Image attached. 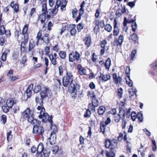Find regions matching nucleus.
Returning <instances> with one entry per match:
<instances>
[{"mask_svg": "<svg viewBox=\"0 0 157 157\" xmlns=\"http://www.w3.org/2000/svg\"><path fill=\"white\" fill-rule=\"evenodd\" d=\"M73 76L72 73L67 72L66 76L63 77V85L65 87H67L69 84L72 83L73 81Z\"/></svg>", "mask_w": 157, "mask_h": 157, "instance_id": "nucleus-8", "label": "nucleus"}, {"mask_svg": "<svg viewBox=\"0 0 157 157\" xmlns=\"http://www.w3.org/2000/svg\"><path fill=\"white\" fill-rule=\"evenodd\" d=\"M7 54V52L6 51H5L2 54V60L3 61H5L6 58V56Z\"/></svg>", "mask_w": 157, "mask_h": 157, "instance_id": "nucleus-42", "label": "nucleus"}, {"mask_svg": "<svg viewBox=\"0 0 157 157\" xmlns=\"http://www.w3.org/2000/svg\"><path fill=\"white\" fill-rule=\"evenodd\" d=\"M53 26V24L51 21H50L48 22V29L49 31L51 30V27Z\"/></svg>", "mask_w": 157, "mask_h": 157, "instance_id": "nucleus-59", "label": "nucleus"}, {"mask_svg": "<svg viewBox=\"0 0 157 157\" xmlns=\"http://www.w3.org/2000/svg\"><path fill=\"white\" fill-rule=\"evenodd\" d=\"M35 46V45L34 44L33 41H30L29 46V51H31Z\"/></svg>", "mask_w": 157, "mask_h": 157, "instance_id": "nucleus-32", "label": "nucleus"}, {"mask_svg": "<svg viewBox=\"0 0 157 157\" xmlns=\"http://www.w3.org/2000/svg\"><path fill=\"white\" fill-rule=\"evenodd\" d=\"M124 40V36L122 34L120 35L118 39H115L114 42V45L117 46H121L123 41Z\"/></svg>", "mask_w": 157, "mask_h": 157, "instance_id": "nucleus-13", "label": "nucleus"}, {"mask_svg": "<svg viewBox=\"0 0 157 157\" xmlns=\"http://www.w3.org/2000/svg\"><path fill=\"white\" fill-rule=\"evenodd\" d=\"M85 1H83L82 2V4L80 5V9L79 10V12H80V14H83L84 12V7L85 6Z\"/></svg>", "mask_w": 157, "mask_h": 157, "instance_id": "nucleus-30", "label": "nucleus"}, {"mask_svg": "<svg viewBox=\"0 0 157 157\" xmlns=\"http://www.w3.org/2000/svg\"><path fill=\"white\" fill-rule=\"evenodd\" d=\"M6 29L5 27L3 25L0 27V35H3L5 33Z\"/></svg>", "mask_w": 157, "mask_h": 157, "instance_id": "nucleus-43", "label": "nucleus"}, {"mask_svg": "<svg viewBox=\"0 0 157 157\" xmlns=\"http://www.w3.org/2000/svg\"><path fill=\"white\" fill-rule=\"evenodd\" d=\"M48 56L51 62V63L54 66L56 65L57 64V58H54V57L52 56L51 57V56Z\"/></svg>", "mask_w": 157, "mask_h": 157, "instance_id": "nucleus-28", "label": "nucleus"}, {"mask_svg": "<svg viewBox=\"0 0 157 157\" xmlns=\"http://www.w3.org/2000/svg\"><path fill=\"white\" fill-rule=\"evenodd\" d=\"M52 49L54 51L58 52L59 51V48L58 47V45H56L55 46L53 47Z\"/></svg>", "mask_w": 157, "mask_h": 157, "instance_id": "nucleus-61", "label": "nucleus"}, {"mask_svg": "<svg viewBox=\"0 0 157 157\" xmlns=\"http://www.w3.org/2000/svg\"><path fill=\"white\" fill-rule=\"evenodd\" d=\"M67 4V1L66 0H57L56 5L54 8L49 9L47 11V17L48 18H52L56 15L57 13L58 7L60 6V9L62 10H65V7Z\"/></svg>", "mask_w": 157, "mask_h": 157, "instance_id": "nucleus-1", "label": "nucleus"}, {"mask_svg": "<svg viewBox=\"0 0 157 157\" xmlns=\"http://www.w3.org/2000/svg\"><path fill=\"white\" fill-rule=\"evenodd\" d=\"M27 119V120L30 123H34L36 121V119H34L33 117V114L31 113L30 110L29 108H27L26 109L21 113V120L26 119Z\"/></svg>", "mask_w": 157, "mask_h": 157, "instance_id": "nucleus-3", "label": "nucleus"}, {"mask_svg": "<svg viewBox=\"0 0 157 157\" xmlns=\"http://www.w3.org/2000/svg\"><path fill=\"white\" fill-rule=\"evenodd\" d=\"M36 121L34 122V123H30L34 125L33 128V133L34 134L38 133L42 135L44 132V128L42 126H40V122L39 120L36 119Z\"/></svg>", "mask_w": 157, "mask_h": 157, "instance_id": "nucleus-4", "label": "nucleus"}, {"mask_svg": "<svg viewBox=\"0 0 157 157\" xmlns=\"http://www.w3.org/2000/svg\"><path fill=\"white\" fill-rule=\"evenodd\" d=\"M105 111V108L104 106H101L99 107L98 110V113L99 115H103Z\"/></svg>", "mask_w": 157, "mask_h": 157, "instance_id": "nucleus-25", "label": "nucleus"}, {"mask_svg": "<svg viewBox=\"0 0 157 157\" xmlns=\"http://www.w3.org/2000/svg\"><path fill=\"white\" fill-rule=\"evenodd\" d=\"M136 53V51L135 50L133 51L131 54V59L132 60H133L134 59L135 55Z\"/></svg>", "mask_w": 157, "mask_h": 157, "instance_id": "nucleus-50", "label": "nucleus"}, {"mask_svg": "<svg viewBox=\"0 0 157 157\" xmlns=\"http://www.w3.org/2000/svg\"><path fill=\"white\" fill-rule=\"evenodd\" d=\"M10 81H14L17 79H18V78L16 76H13L10 77Z\"/></svg>", "mask_w": 157, "mask_h": 157, "instance_id": "nucleus-62", "label": "nucleus"}, {"mask_svg": "<svg viewBox=\"0 0 157 157\" xmlns=\"http://www.w3.org/2000/svg\"><path fill=\"white\" fill-rule=\"evenodd\" d=\"M41 11L43 13H45L47 10V5L46 3L42 4L41 6Z\"/></svg>", "mask_w": 157, "mask_h": 157, "instance_id": "nucleus-34", "label": "nucleus"}, {"mask_svg": "<svg viewBox=\"0 0 157 157\" xmlns=\"http://www.w3.org/2000/svg\"><path fill=\"white\" fill-rule=\"evenodd\" d=\"M50 91L48 88H44V90L42 91L40 93V100L41 101L39 106H43V99L48 96V93H50Z\"/></svg>", "mask_w": 157, "mask_h": 157, "instance_id": "nucleus-12", "label": "nucleus"}, {"mask_svg": "<svg viewBox=\"0 0 157 157\" xmlns=\"http://www.w3.org/2000/svg\"><path fill=\"white\" fill-rule=\"evenodd\" d=\"M28 26V25L27 24L25 25L22 31V38L23 39L24 37V40L22 42L21 48L22 47L24 49H25V46H23L22 47V45H24L25 46L28 42L29 40V35L27 33Z\"/></svg>", "mask_w": 157, "mask_h": 157, "instance_id": "nucleus-7", "label": "nucleus"}, {"mask_svg": "<svg viewBox=\"0 0 157 157\" xmlns=\"http://www.w3.org/2000/svg\"><path fill=\"white\" fill-rule=\"evenodd\" d=\"M105 29L108 32H110L112 31V27L110 24H107L105 26Z\"/></svg>", "mask_w": 157, "mask_h": 157, "instance_id": "nucleus-39", "label": "nucleus"}, {"mask_svg": "<svg viewBox=\"0 0 157 157\" xmlns=\"http://www.w3.org/2000/svg\"><path fill=\"white\" fill-rule=\"evenodd\" d=\"M43 153L45 157H48L50 153V150L48 149L43 150Z\"/></svg>", "mask_w": 157, "mask_h": 157, "instance_id": "nucleus-33", "label": "nucleus"}, {"mask_svg": "<svg viewBox=\"0 0 157 157\" xmlns=\"http://www.w3.org/2000/svg\"><path fill=\"white\" fill-rule=\"evenodd\" d=\"M80 86L78 84L75 83L74 84H71L70 86L69 87L68 91L70 93H71V96L72 98H75L77 96V93L80 90Z\"/></svg>", "mask_w": 157, "mask_h": 157, "instance_id": "nucleus-6", "label": "nucleus"}, {"mask_svg": "<svg viewBox=\"0 0 157 157\" xmlns=\"http://www.w3.org/2000/svg\"><path fill=\"white\" fill-rule=\"evenodd\" d=\"M95 23L96 25H97L98 26L99 25H100V26L102 28L104 25V21H95Z\"/></svg>", "mask_w": 157, "mask_h": 157, "instance_id": "nucleus-47", "label": "nucleus"}, {"mask_svg": "<svg viewBox=\"0 0 157 157\" xmlns=\"http://www.w3.org/2000/svg\"><path fill=\"white\" fill-rule=\"evenodd\" d=\"M14 34L15 37L17 38V39L18 40V41H20L23 40H24V38L23 39L22 38L21 39V38H20L19 37L20 35H21V36L22 37V34H21V33H20L18 31H15Z\"/></svg>", "mask_w": 157, "mask_h": 157, "instance_id": "nucleus-29", "label": "nucleus"}, {"mask_svg": "<svg viewBox=\"0 0 157 157\" xmlns=\"http://www.w3.org/2000/svg\"><path fill=\"white\" fill-rule=\"evenodd\" d=\"M111 140L109 139L106 140L105 142V146L106 148H109L110 147Z\"/></svg>", "mask_w": 157, "mask_h": 157, "instance_id": "nucleus-40", "label": "nucleus"}, {"mask_svg": "<svg viewBox=\"0 0 157 157\" xmlns=\"http://www.w3.org/2000/svg\"><path fill=\"white\" fill-rule=\"evenodd\" d=\"M84 41H85V45L87 47H89L91 43V38L89 35H86L84 38Z\"/></svg>", "mask_w": 157, "mask_h": 157, "instance_id": "nucleus-15", "label": "nucleus"}, {"mask_svg": "<svg viewBox=\"0 0 157 157\" xmlns=\"http://www.w3.org/2000/svg\"><path fill=\"white\" fill-rule=\"evenodd\" d=\"M14 101L13 99L9 98L6 101V104L2 106V109L4 112L8 113L9 111V109L11 108L13 106Z\"/></svg>", "mask_w": 157, "mask_h": 157, "instance_id": "nucleus-9", "label": "nucleus"}, {"mask_svg": "<svg viewBox=\"0 0 157 157\" xmlns=\"http://www.w3.org/2000/svg\"><path fill=\"white\" fill-rule=\"evenodd\" d=\"M111 121L110 119L108 117L105 121H103L101 122L100 129L103 134H105L107 130L106 125L110 124Z\"/></svg>", "mask_w": 157, "mask_h": 157, "instance_id": "nucleus-10", "label": "nucleus"}, {"mask_svg": "<svg viewBox=\"0 0 157 157\" xmlns=\"http://www.w3.org/2000/svg\"><path fill=\"white\" fill-rule=\"evenodd\" d=\"M99 77L100 79H101L103 81L106 82L110 79V76L109 74H104L100 73Z\"/></svg>", "mask_w": 157, "mask_h": 157, "instance_id": "nucleus-18", "label": "nucleus"}, {"mask_svg": "<svg viewBox=\"0 0 157 157\" xmlns=\"http://www.w3.org/2000/svg\"><path fill=\"white\" fill-rule=\"evenodd\" d=\"M128 79H126V82L127 84L130 86H132L133 85L132 81L131 80L129 77H128Z\"/></svg>", "mask_w": 157, "mask_h": 157, "instance_id": "nucleus-45", "label": "nucleus"}, {"mask_svg": "<svg viewBox=\"0 0 157 157\" xmlns=\"http://www.w3.org/2000/svg\"><path fill=\"white\" fill-rule=\"evenodd\" d=\"M42 34L40 30L39 32L37 33V36L36 38V45L38 46V43L39 41L40 40H42Z\"/></svg>", "mask_w": 157, "mask_h": 157, "instance_id": "nucleus-24", "label": "nucleus"}, {"mask_svg": "<svg viewBox=\"0 0 157 157\" xmlns=\"http://www.w3.org/2000/svg\"><path fill=\"white\" fill-rule=\"evenodd\" d=\"M132 31L135 32L136 30L137 27V24L136 22H133L132 23Z\"/></svg>", "mask_w": 157, "mask_h": 157, "instance_id": "nucleus-52", "label": "nucleus"}, {"mask_svg": "<svg viewBox=\"0 0 157 157\" xmlns=\"http://www.w3.org/2000/svg\"><path fill=\"white\" fill-rule=\"evenodd\" d=\"M33 87V84H31L30 85L26 90V92L28 98H29L31 96L32 94V90Z\"/></svg>", "mask_w": 157, "mask_h": 157, "instance_id": "nucleus-20", "label": "nucleus"}, {"mask_svg": "<svg viewBox=\"0 0 157 157\" xmlns=\"http://www.w3.org/2000/svg\"><path fill=\"white\" fill-rule=\"evenodd\" d=\"M76 32L77 31L75 28L70 31L71 35L72 36L75 35L76 34Z\"/></svg>", "mask_w": 157, "mask_h": 157, "instance_id": "nucleus-64", "label": "nucleus"}, {"mask_svg": "<svg viewBox=\"0 0 157 157\" xmlns=\"http://www.w3.org/2000/svg\"><path fill=\"white\" fill-rule=\"evenodd\" d=\"M78 10L76 9H74L72 11V13L73 14L72 17L73 18H75L77 15V12Z\"/></svg>", "mask_w": 157, "mask_h": 157, "instance_id": "nucleus-56", "label": "nucleus"}, {"mask_svg": "<svg viewBox=\"0 0 157 157\" xmlns=\"http://www.w3.org/2000/svg\"><path fill=\"white\" fill-rule=\"evenodd\" d=\"M113 81L116 84L121 83L122 78L120 76H117L116 73L113 74Z\"/></svg>", "mask_w": 157, "mask_h": 157, "instance_id": "nucleus-14", "label": "nucleus"}, {"mask_svg": "<svg viewBox=\"0 0 157 157\" xmlns=\"http://www.w3.org/2000/svg\"><path fill=\"white\" fill-rule=\"evenodd\" d=\"M45 15V13H42L41 14L39 17V20L41 19L46 20Z\"/></svg>", "mask_w": 157, "mask_h": 157, "instance_id": "nucleus-53", "label": "nucleus"}, {"mask_svg": "<svg viewBox=\"0 0 157 157\" xmlns=\"http://www.w3.org/2000/svg\"><path fill=\"white\" fill-rule=\"evenodd\" d=\"M118 115L121 118H125V111L124 109H121L120 110Z\"/></svg>", "mask_w": 157, "mask_h": 157, "instance_id": "nucleus-31", "label": "nucleus"}, {"mask_svg": "<svg viewBox=\"0 0 157 157\" xmlns=\"http://www.w3.org/2000/svg\"><path fill=\"white\" fill-rule=\"evenodd\" d=\"M117 93L118 95L120 98H121L122 97L123 90L122 88H120L118 89Z\"/></svg>", "mask_w": 157, "mask_h": 157, "instance_id": "nucleus-49", "label": "nucleus"}, {"mask_svg": "<svg viewBox=\"0 0 157 157\" xmlns=\"http://www.w3.org/2000/svg\"><path fill=\"white\" fill-rule=\"evenodd\" d=\"M129 40H131L134 41L135 44L137 42V41L138 40V37L136 34L133 33L129 38Z\"/></svg>", "mask_w": 157, "mask_h": 157, "instance_id": "nucleus-26", "label": "nucleus"}, {"mask_svg": "<svg viewBox=\"0 0 157 157\" xmlns=\"http://www.w3.org/2000/svg\"><path fill=\"white\" fill-rule=\"evenodd\" d=\"M41 90V87L40 85H37L35 86L34 89V92L35 93H37Z\"/></svg>", "mask_w": 157, "mask_h": 157, "instance_id": "nucleus-44", "label": "nucleus"}, {"mask_svg": "<svg viewBox=\"0 0 157 157\" xmlns=\"http://www.w3.org/2000/svg\"><path fill=\"white\" fill-rule=\"evenodd\" d=\"M99 104V102L96 99H93L92 100V105L94 107V109L95 107L98 106Z\"/></svg>", "mask_w": 157, "mask_h": 157, "instance_id": "nucleus-35", "label": "nucleus"}, {"mask_svg": "<svg viewBox=\"0 0 157 157\" xmlns=\"http://www.w3.org/2000/svg\"><path fill=\"white\" fill-rule=\"evenodd\" d=\"M59 56L62 59H64L66 57V53L63 51H60L59 53Z\"/></svg>", "mask_w": 157, "mask_h": 157, "instance_id": "nucleus-37", "label": "nucleus"}, {"mask_svg": "<svg viewBox=\"0 0 157 157\" xmlns=\"http://www.w3.org/2000/svg\"><path fill=\"white\" fill-rule=\"evenodd\" d=\"M94 33L96 34H97L99 30V26H98L97 24L94 27Z\"/></svg>", "mask_w": 157, "mask_h": 157, "instance_id": "nucleus-55", "label": "nucleus"}, {"mask_svg": "<svg viewBox=\"0 0 157 157\" xmlns=\"http://www.w3.org/2000/svg\"><path fill=\"white\" fill-rule=\"evenodd\" d=\"M37 109L40 111V114L38 115V117L39 118H42L43 121L44 122H47L48 121L52 124V116L49 117L48 114L47 113H45V110L43 106L38 105L37 107Z\"/></svg>", "mask_w": 157, "mask_h": 157, "instance_id": "nucleus-2", "label": "nucleus"}, {"mask_svg": "<svg viewBox=\"0 0 157 157\" xmlns=\"http://www.w3.org/2000/svg\"><path fill=\"white\" fill-rule=\"evenodd\" d=\"M106 155L107 157H114L115 155V153L113 151L108 152L106 151Z\"/></svg>", "mask_w": 157, "mask_h": 157, "instance_id": "nucleus-36", "label": "nucleus"}, {"mask_svg": "<svg viewBox=\"0 0 157 157\" xmlns=\"http://www.w3.org/2000/svg\"><path fill=\"white\" fill-rule=\"evenodd\" d=\"M83 25L82 23L79 24L77 25V29L78 31H80L83 29Z\"/></svg>", "mask_w": 157, "mask_h": 157, "instance_id": "nucleus-51", "label": "nucleus"}, {"mask_svg": "<svg viewBox=\"0 0 157 157\" xmlns=\"http://www.w3.org/2000/svg\"><path fill=\"white\" fill-rule=\"evenodd\" d=\"M77 68L78 70V72L81 75H85L86 74V69L82 67L80 64H78L77 66Z\"/></svg>", "mask_w": 157, "mask_h": 157, "instance_id": "nucleus-17", "label": "nucleus"}, {"mask_svg": "<svg viewBox=\"0 0 157 157\" xmlns=\"http://www.w3.org/2000/svg\"><path fill=\"white\" fill-rule=\"evenodd\" d=\"M137 117L140 122H142L143 121V115L140 113H139L137 115Z\"/></svg>", "mask_w": 157, "mask_h": 157, "instance_id": "nucleus-48", "label": "nucleus"}, {"mask_svg": "<svg viewBox=\"0 0 157 157\" xmlns=\"http://www.w3.org/2000/svg\"><path fill=\"white\" fill-rule=\"evenodd\" d=\"M45 64L46 65V71L45 73H46L47 71V70L48 69V60L47 57H45L44 58Z\"/></svg>", "mask_w": 157, "mask_h": 157, "instance_id": "nucleus-46", "label": "nucleus"}, {"mask_svg": "<svg viewBox=\"0 0 157 157\" xmlns=\"http://www.w3.org/2000/svg\"><path fill=\"white\" fill-rule=\"evenodd\" d=\"M42 40L47 45H48L50 40V39L49 36V34L47 33H45L42 38Z\"/></svg>", "mask_w": 157, "mask_h": 157, "instance_id": "nucleus-19", "label": "nucleus"}, {"mask_svg": "<svg viewBox=\"0 0 157 157\" xmlns=\"http://www.w3.org/2000/svg\"><path fill=\"white\" fill-rule=\"evenodd\" d=\"M51 130H52L48 138V140L49 141L51 145L54 144L56 141V134L57 132V128L55 125H52L51 127Z\"/></svg>", "mask_w": 157, "mask_h": 157, "instance_id": "nucleus-5", "label": "nucleus"}, {"mask_svg": "<svg viewBox=\"0 0 157 157\" xmlns=\"http://www.w3.org/2000/svg\"><path fill=\"white\" fill-rule=\"evenodd\" d=\"M110 147L111 149H114L117 146V140L113 139L110 141Z\"/></svg>", "mask_w": 157, "mask_h": 157, "instance_id": "nucleus-22", "label": "nucleus"}, {"mask_svg": "<svg viewBox=\"0 0 157 157\" xmlns=\"http://www.w3.org/2000/svg\"><path fill=\"white\" fill-rule=\"evenodd\" d=\"M12 131H9L7 133V140L9 141L10 140L12 137V135L11 134Z\"/></svg>", "mask_w": 157, "mask_h": 157, "instance_id": "nucleus-41", "label": "nucleus"}, {"mask_svg": "<svg viewBox=\"0 0 157 157\" xmlns=\"http://www.w3.org/2000/svg\"><path fill=\"white\" fill-rule=\"evenodd\" d=\"M76 25L74 24H71L68 27V30H70V31L75 28Z\"/></svg>", "mask_w": 157, "mask_h": 157, "instance_id": "nucleus-63", "label": "nucleus"}, {"mask_svg": "<svg viewBox=\"0 0 157 157\" xmlns=\"http://www.w3.org/2000/svg\"><path fill=\"white\" fill-rule=\"evenodd\" d=\"M7 121L6 116V115H2L1 116V121L2 124H4L6 123Z\"/></svg>", "mask_w": 157, "mask_h": 157, "instance_id": "nucleus-38", "label": "nucleus"}, {"mask_svg": "<svg viewBox=\"0 0 157 157\" xmlns=\"http://www.w3.org/2000/svg\"><path fill=\"white\" fill-rule=\"evenodd\" d=\"M107 41L105 40H104L101 41V48H105V46L107 44Z\"/></svg>", "mask_w": 157, "mask_h": 157, "instance_id": "nucleus-54", "label": "nucleus"}, {"mask_svg": "<svg viewBox=\"0 0 157 157\" xmlns=\"http://www.w3.org/2000/svg\"><path fill=\"white\" fill-rule=\"evenodd\" d=\"M44 150V146L42 143H40L37 146V153H41Z\"/></svg>", "mask_w": 157, "mask_h": 157, "instance_id": "nucleus-23", "label": "nucleus"}, {"mask_svg": "<svg viewBox=\"0 0 157 157\" xmlns=\"http://www.w3.org/2000/svg\"><path fill=\"white\" fill-rule=\"evenodd\" d=\"M36 9L35 8H33L31 10L29 17L30 18L33 16V15L34 13L35 12Z\"/></svg>", "mask_w": 157, "mask_h": 157, "instance_id": "nucleus-58", "label": "nucleus"}, {"mask_svg": "<svg viewBox=\"0 0 157 157\" xmlns=\"http://www.w3.org/2000/svg\"><path fill=\"white\" fill-rule=\"evenodd\" d=\"M121 118L117 115L115 116L114 121L118 123L119 122Z\"/></svg>", "mask_w": 157, "mask_h": 157, "instance_id": "nucleus-60", "label": "nucleus"}, {"mask_svg": "<svg viewBox=\"0 0 157 157\" xmlns=\"http://www.w3.org/2000/svg\"><path fill=\"white\" fill-rule=\"evenodd\" d=\"M136 117H137V115L135 113H132L131 114V118L133 121L135 120Z\"/></svg>", "mask_w": 157, "mask_h": 157, "instance_id": "nucleus-57", "label": "nucleus"}, {"mask_svg": "<svg viewBox=\"0 0 157 157\" xmlns=\"http://www.w3.org/2000/svg\"><path fill=\"white\" fill-rule=\"evenodd\" d=\"M10 7H11L14 10V11L16 12H17L18 11L19 5L17 3H14V2H12L10 4Z\"/></svg>", "mask_w": 157, "mask_h": 157, "instance_id": "nucleus-21", "label": "nucleus"}, {"mask_svg": "<svg viewBox=\"0 0 157 157\" xmlns=\"http://www.w3.org/2000/svg\"><path fill=\"white\" fill-rule=\"evenodd\" d=\"M111 64V61L109 58H108L106 60L105 63V66L106 69L109 70Z\"/></svg>", "mask_w": 157, "mask_h": 157, "instance_id": "nucleus-27", "label": "nucleus"}, {"mask_svg": "<svg viewBox=\"0 0 157 157\" xmlns=\"http://www.w3.org/2000/svg\"><path fill=\"white\" fill-rule=\"evenodd\" d=\"M80 57L78 52L77 51L75 52L70 53L69 56V60L70 62H73L74 61H78Z\"/></svg>", "mask_w": 157, "mask_h": 157, "instance_id": "nucleus-11", "label": "nucleus"}, {"mask_svg": "<svg viewBox=\"0 0 157 157\" xmlns=\"http://www.w3.org/2000/svg\"><path fill=\"white\" fill-rule=\"evenodd\" d=\"M114 30L113 31V35L115 36H117L118 35L120 32V30L118 26H117V21L115 19L114 20Z\"/></svg>", "mask_w": 157, "mask_h": 157, "instance_id": "nucleus-16", "label": "nucleus"}]
</instances>
